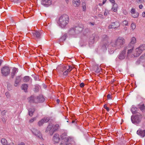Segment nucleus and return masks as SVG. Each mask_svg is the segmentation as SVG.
I'll return each mask as SVG.
<instances>
[{
	"label": "nucleus",
	"mask_w": 145,
	"mask_h": 145,
	"mask_svg": "<svg viewBox=\"0 0 145 145\" xmlns=\"http://www.w3.org/2000/svg\"><path fill=\"white\" fill-rule=\"evenodd\" d=\"M69 19L68 15L66 14H63L60 17L57 23L59 26L61 27L64 28L68 24Z\"/></svg>",
	"instance_id": "nucleus-2"
},
{
	"label": "nucleus",
	"mask_w": 145,
	"mask_h": 145,
	"mask_svg": "<svg viewBox=\"0 0 145 145\" xmlns=\"http://www.w3.org/2000/svg\"><path fill=\"white\" fill-rule=\"evenodd\" d=\"M130 42L128 45L129 46H134V45L137 42V40L135 37H131L130 39Z\"/></svg>",
	"instance_id": "nucleus-19"
},
{
	"label": "nucleus",
	"mask_w": 145,
	"mask_h": 145,
	"mask_svg": "<svg viewBox=\"0 0 145 145\" xmlns=\"http://www.w3.org/2000/svg\"><path fill=\"white\" fill-rule=\"evenodd\" d=\"M52 140L54 142V143H58L60 141L59 135L55 134L52 138Z\"/></svg>",
	"instance_id": "nucleus-18"
},
{
	"label": "nucleus",
	"mask_w": 145,
	"mask_h": 145,
	"mask_svg": "<svg viewBox=\"0 0 145 145\" xmlns=\"http://www.w3.org/2000/svg\"><path fill=\"white\" fill-rule=\"evenodd\" d=\"M142 118V115L139 113H137L134 116H131V120L133 123L136 124L139 123L140 122Z\"/></svg>",
	"instance_id": "nucleus-4"
},
{
	"label": "nucleus",
	"mask_w": 145,
	"mask_h": 145,
	"mask_svg": "<svg viewBox=\"0 0 145 145\" xmlns=\"http://www.w3.org/2000/svg\"><path fill=\"white\" fill-rule=\"evenodd\" d=\"M10 69L7 66L3 67L1 69V73L3 76H6L10 73Z\"/></svg>",
	"instance_id": "nucleus-7"
},
{
	"label": "nucleus",
	"mask_w": 145,
	"mask_h": 145,
	"mask_svg": "<svg viewBox=\"0 0 145 145\" xmlns=\"http://www.w3.org/2000/svg\"><path fill=\"white\" fill-rule=\"evenodd\" d=\"M145 50V45L142 44L135 50L133 55L132 57H137L139 56L143 51Z\"/></svg>",
	"instance_id": "nucleus-3"
},
{
	"label": "nucleus",
	"mask_w": 145,
	"mask_h": 145,
	"mask_svg": "<svg viewBox=\"0 0 145 145\" xmlns=\"http://www.w3.org/2000/svg\"><path fill=\"white\" fill-rule=\"evenodd\" d=\"M38 76H34V79L35 81L37 80H38Z\"/></svg>",
	"instance_id": "nucleus-51"
},
{
	"label": "nucleus",
	"mask_w": 145,
	"mask_h": 145,
	"mask_svg": "<svg viewBox=\"0 0 145 145\" xmlns=\"http://www.w3.org/2000/svg\"><path fill=\"white\" fill-rule=\"evenodd\" d=\"M142 16L144 17H145V12L142 13Z\"/></svg>",
	"instance_id": "nucleus-56"
},
{
	"label": "nucleus",
	"mask_w": 145,
	"mask_h": 145,
	"mask_svg": "<svg viewBox=\"0 0 145 145\" xmlns=\"http://www.w3.org/2000/svg\"><path fill=\"white\" fill-rule=\"evenodd\" d=\"M123 24L124 26L127 25L128 24V22L126 20H124L123 22Z\"/></svg>",
	"instance_id": "nucleus-40"
},
{
	"label": "nucleus",
	"mask_w": 145,
	"mask_h": 145,
	"mask_svg": "<svg viewBox=\"0 0 145 145\" xmlns=\"http://www.w3.org/2000/svg\"><path fill=\"white\" fill-rule=\"evenodd\" d=\"M110 2L114 4L115 3V1L114 0H109Z\"/></svg>",
	"instance_id": "nucleus-53"
},
{
	"label": "nucleus",
	"mask_w": 145,
	"mask_h": 145,
	"mask_svg": "<svg viewBox=\"0 0 145 145\" xmlns=\"http://www.w3.org/2000/svg\"><path fill=\"white\" fill-rule=\"evenodd\" d=\"M109 13V11L107 9H105V13H104V16H106Z\"/></svg>",
	"instance_id": "nucleus-42"
},
{
	"label": "nucleus",
	"mask_w": 145,
	"mask_h": 145,
	"mask_svg": "<svg viewBox=\"0 0 145 145\" xmlns=\"http://www.w3.org/2000/svg\"><path fill=\"white\" fill-rule=\"evenodd\" d=\"M83 28L80 27H76L71 29L69 31V33L71 35H75L78 34L82 31Z\"/></svg>",
	"instance_id": "nucleus-5"
},
{
	"label": "nucleus",
	"mask_w": 145,
	"mask_h": 145,
	"mask_svg": "<svg viewBox=\"0 0 145 145\" xmlns=\"http://www.w3.org/2000/svg\"><path fill=\"white\" fill-rule=\"evenodd\" d=\"M69 72V71H68L67 69V70H66L63 72V76H67Z\"/></svg>",
	"instance_id": "nucleus-36"
},
{
	"label": "nucleus",
	"mask_w": 145,
	"mask_h": 145,
	"mask_svg": "<svg viewBox=\"0 0 145 145\" xmlns=\"http://www.w3.org/2000/svg\"><path fill=\"white\" fill-rule=\"evenodd\" d=\"M131 29H132V30H133L136 28L135 24L133 23H132L131 25Z\"/></svg>",
	"instance_id": "nucleus-37"
},
{
	"label": "nucleus",
	"mask_w": 145,
	"mask_h": 145,
	"mask_svg": "<svg viewBox=\"0 0 145 145\" xmlns=\"http://www.w3.org/2000/svg\"><path fill=\"white\" fill-rule=\"evenodd\" d=\"M131 14L136 12L135 11V9L134 8H132L131 12Z\"/></svg>",
	"instance_id": "nucleus-41"
},
{
	"label": "nucleus",
	"mask_w": 145,
	"mask_h": 145,
	"mask_svg": "<svg viewBox=\"0 0 145 145\" xmlns=\"http://www.w3.org/2000/svg\"><path fill=\"white\" fill-rule=\"evenodd\" d=\"M49 120V118L47 117H45L39 121L38 123V125L39 126H41L44 123H46Z\"/></svg>",
	"instance_id": "nucleus-15"
},
{
	"label": "nucleus",
	"mask_w": 145,
	"mask_h": 145,
	"mask_svg": "<svg viewBox=\"0 0 145 145\" xmlns=\"http://www.w3.org/2000/svg\"><path fill=\"white\" fill-rule=\"evenodd\" d=\"M80 86L81 88H82L84 86V84L83 83H82L80 84Z\"/></svg>",
	"instance_id": "nucleus-49"
},
{
	"label": "nucleus",
	"mask_w": 145,
	"mask_h": 145,
	"mask_svg": "<svg viewBox=\"0 0 145 145\" xmlns=\"http://www.w3.org/2000/svg\"><path fill=\"white\" fill-rule=\"evenodd\" d=\"M94 38H93V40L92 41V42L93 43L94 42Z\"/></svg>",
	"instance_id": "nucleus-61"
},
{
	"label": "nucleus",
	"mask_w": 145,
	"mask_h": 145,
	"mask_svg": "<svg viewBox=\"0 0 145 145\" xmlns=\"http://www.w3.org/2000/svg\"><path fill=\"white\" fill-rule=\"evenodd\" d=\"M132 16L134 18H136L138 16V14L136 12L133 14H131Z\"/></svg>",
	"instance_id": "nucleus-39"
},
{
	"label": "nucleus",
	"mask_w": 145,
	"mask_h": 145,
	"mask_svg": "<svg viewBox=\"0 0 145 145\" xmlns=\"http://www.w3.org/2000/svg\"><path fill=\"white\" fill-rule=\"evenodd\" d=\"M21 80V78L20 76H17L16 78V80L15 81L14 86H16L17 85Z\"/></svg>",
	"instance_id": "nucleus-25"
},
{
	"label": "nucleus",
	"mask_w": 145,
	"mask_h": 145,
	"mask_svg": "<svg viewBox=\"0 0 145 145\" xmlns=\"http://www.w3.org/2000/svg\"><path fill=\"white\" fill-rule=\"evenodd\" d=\"M107 97L108 99H111V95L110 94H108V95L107 96Z\"/></svg>",
	"instance_id": "nucleus-50"
},
{
	"label": "nucleus",
	"mask_w": 145,
	"mask_h": 145,
	"mask_svg": "<svg viewBox=\"0 0 145 145\" xmlns=\"http://www.w3.org/2000/svg\"><path fill=\"white\" fill-rule=\"evenodd\" d=\"M36 118H33L29 120V122L30 123H33L35 120Z\"/></svg>",
	"instance_id": "nucleus-44"
},
{
	"label": "nucleus",
	"mask_w": 145,
	"mask_h": 145,
	"mask_svg": "<svg viewBox=\"0 0 145 145\" xmlns=\"http://www.w3.org/2000/svg\"><path fill=\"white\" fill-rule=\"evenodd\" d=\"M41 3L42 5L46 7H48L52 4L51 0H42Z\"/></svg>",
	"instance_id": "nucleus-17"
},
{
	"label": "nucleus",
	"mask_w": 145,
	"mask_h": 145,
	"mask_svg": "<svg viewBox=\"0 0 145 145\" xmlns=\"http://www.w3.org/2000/svg\"><path fill=\"white\" fill-rule=\"evenodd\" d=\"M30 79L29 77V76H25L24 78V82H27L29 81Z\"/></svg>",
	"instance_id": "nucleus-34"
},
{
	"label": "nucleus",
	"mask_w": 145,
	"mask_h": 145,
	"mask_svg": "<svg viewBox=\"0 0 145 145\" xmlns=\"http://www.w3.org/2000/svg\"><path fill=\"white\" fill-rule=\"evenodd\" d=\"M35 89H37V90H36V91H38V87H36L35 88Z\"/></svg>",
	"instance_id": "nucleus-59"
},
{
	"label": "nucleus",
	"mask_w": 145,
	"mask_h": 145,
	"mask_svg": "<svg viewBox=\"0 0 145 145\" xmlns=\"http://www.w3.org/2000/svg\"><path fill=\"white\" fill-rule=\"evenodd\" d=\"M67 69V66L63 65H60L57 67V69L59 72L61 74Z\"/></svg>",
	"instance_id": "nucleus-14"
},
{
	"label": "nucleus",
	"mask_w": 145,
	"mask_h": 145,
	"mask_svg": "<svg viewBox=\"0 0 145 145\" xmlns=\"http://www.w3.org/2000/svg\"><path fill=\"white\" fill-rule=\"evenodd\" d=\"M53 125L52 124H49L46 130V132H48L49 131L50 132L51 131H53Z\"/></svg>",
	"instance_id": "nucleus-23"
},
{
	"label": "nucleus",
	"mask_w": 145,
	"mask_h": 145,
	"mask_svg": "<svg viewBox=\"0 0 145 145\" xmlns=\"http://www.w3.org/2000/svg\"><path fill=\"white\" fill-rule=\"evenodd\" d=\"M31 131L33 133L37 138L40 139H43L42 135L39 131L33 128L32 129Z\"/></svg>",
	"instance_id": "nucleus-8"
},
{
	"label": "nucleus",
	"mask_w": 145,
	"mask_h": 145,
	"mask_svg": "<svg viewBox=\"0 0 145 145\" xmlns=\"http://www.w3.org/2000/svg\"><path fill=\"white\" fill-rule=\"evenodd\" d=\"M59 125L58 124H56L53 126V127L52 129L53 131H51L50 132H49V134L51 135H52L54 132L57 131L59 128Z\"/></svg>",
	"instance_id": "nucleus-20"
},
{
	"label": "nucleus",
	"mask_w": 145,
	"mask_h": 145,
	"mask_svg": "<svg viewBox=\"0 0 145 145\" xmlns=\"http://www.w3.org/2000/svg\"><path fill=\"white\" fill-rule=\"evenodd\" d=\"M9 145H15L13 143L11 142L9 144Z\"/></svg>",
	"instance_id": "nucleus-57"
},
{
	"label": "nucleus",
	"mask_w": 145,
	"mask_h": 145,
	"mask_svg": "<svg viewBox=\"0 0 145 145\" xmlns=\"http://www.w3.org/2000/svg\"><path fill=\"white\" fill-rule=\"evenodd\" d=\"M28 102L30 103H38L39 102L38 99H37V97L33 95H32L27 98Z\"/></svg>",
	"instance_id": "nucleus-10"
},
{
	"label": "nucleus",
	"mask_w": 145,
	"mask_h": 145,
	"mask_svg": "<svg viewBox=\"0 0 145 145\" xmlns=\"http://www.w3.org/2000/svg\"><path fill=\"white\" fill-rule=\"evenodd\" d=\"M68 69L67 68V69L68 71H69V72H70L72 70V68L71 66L70 65L68 66Z\"/></svg>",
	"instance_id": "nucleus-43"
},
{
	"label": "nucleus",
	"mask_w": 145,
	"mask_h": 145,
	"mask_svg": "<svg viewBox=\"0 0 145 145\" xmlns=\"http://www.w3.org/2000/svg\"><path fill=\"white\" fill-rule=\"evenodd\" d=\"M116 4H114L113 5V7L112 8V9L114 12H116L117 10Z\"/></svg>",
	"instance_id": "nucleus-33"
},
{
	"label": "nucleus",
	"mask_w": 145,
	"mask_h": 145,
	"mask_svg": "<svg viewBox=\"0 0 145 145\" xmlns=\"http://www.w3.org/2000/svg\"><path fill=\"white\" fill-rule=\"evenodd\" d=\"M72 4L74 7H78L80 5V0H73Z\"/></svg>",
	"instance_id": "nucleus-21"
},
{
	"label": "nucleus",
	"mask_w": 145,
	"mask_h": 145,
	"mask_svg": "<svg viewBox=\"0 0 145 145\" xmlns=\"http://www.w3.org/2000/svg\"><path fill=\"white\" fill-rule=\"evenodd\" d=\"M104 108L105 109H106V110L108 111L109 110V108L108 107H107V106H106V105H105L104 106Z\"/></svg>",
	"instance_id": "nucleus-46"
},
{
	"label": "nucleus",
	"mask_w": 145,
	"mask_h": 145,
	"mask_svg": "<svg viewBox=\"0 0 145 145\" xmlns=\"http://www.w3.org/2000/svg\"><path fill=\"white\" fill-rule=\"evenodd\" d=\"M25 143L23 142H21L20 144L18 145H25Z\"/></svg>",
	"instance_id": "nucleus-55"
},
{
	"label": "nucleus",
	"mask_w": 145,
	"mask_h": 145,
	"mask_svg": "<svg viewBox=\"0 0 145 145\" xmlns=\"http://www.w3.org/2000/svg\"><path fill=\"white\" fill-rule=\"evenodd\" d=\"M27 85L25 84H23L21 87L22 89H24L25 91L27 89Z\"/></svg>",
	"instance_id": "nucleus-30"
},
{
	"label": "nucleus",
	"mask_w": 145,
	"mask_h": 145,
	"mask_svg": "<svg viewBox=\"0 0 145 145\" xmlns=\"http://www.w3.org/2000/svg\"><path fill=\"white\" fill-rule=\"evenodd\" d=\"M75 122V121H74V120H72V123H74Z\"/></svg>",
	"instance_id": "nucleus-63"
},
{
	"label": "nucleus",
	"mask_w": 145,
	"mask_h": 145,
	"mask_svg": "<svg viewBox=\"0 0 145 145\" xmlns=\"http://www.w3.org/2000/svg\"><path fill=\"white\" fill-rule=\"evenodd\" d=\"M105 1H103V4H105Z\"/></svg>",
	"instance_id": "nucleus-64"
},
{
	"label": "nucleus",
	"mask_w": 145,
	"mask_h": 145,
	"mask_svg": "<svg viewBox=\"0 0 145 145\" xmlns=\"http://www.w3.org/2000/svg\"><path fill=\"white\" fill-rule=\"evenodd\" d=\"M86 3H85L83 2L82 3V7L83 8V10L84 11L86 10Z\"/></svg>",
	"instance_id": "nucleus-35"
},
{
	"label": "nucleus",
	"mask_w": 145,
	"mask_h": 145,
	"mask_svg": "<svg viewBox=\"0 0 145 145\" xmlns=\"http://www.w3.org/2000/svg\"><path fill=\"white\" fill-rule=\"evenodd\" d=\"M7 111L5 110H4L1 112V114L3 116L5 115L6 113H7Z\"/></svg>",
	"instance_id": "nucleus-45"
},
{
	"label": "nucleus",
	"mask_w": 145,
	"mask_h": 145,
	"mask_svg": "<svg viewBox=\"0 0 145 145\" xmlns=\"http://www.w3.org/2000/svg\"><path fill=\"white\" fill-rule=\"evenodd\" d=\"M139 8L140 9H142L143 7V6L141 4L139 5Z\"/></svg>",
	"instance_id": "nucleus-52"
},
{
	"label": "nucleus",
	"mask_w": 145,
	"mask_h": 145,
	"mask_svg": "<svg viewBox=\"0 0 145 145\" xmlns=\"http://www.w3.org/2000/svg\"><path fill=\"white\" fill-rule=\"evenodd\" d=\"M66 3H68L70 1H71V0H65Z\"/></svg>",
	"instance_id": "nucleus-58"
},
{
	"label": "nucleus",
	"mask_w": 145,
	"mask_h": 145,
	"mask_svg": "<svg viewBox=\"0 0 145 145\" xmlns=\"http://www.w3.org/2000/svg\"><path fill=\"white\" fill-rule=\"evenodd\" d=\"M120 24L118 22H115L112 23L108 26L109 29H115L120 27Z\"/></svg>",
	"instance_id": "nucleus-12"
},
{
	"label": "nucleus",
	"mask_w": 145,
	"mask_h": 145,
	"mask_svg": "<svg viewBox=\"0 0 145 145\" xmlns=\"http://www.w3.org/2000/svg\"><path fill=\"white\" fill-rule=\"evenodd\" d=\"M125 43V40L122 37H119L116 39L112 40L110 45L115 50L120 49L123 46Z\"/></svg>",
	"instance_id": "nucleus-1"
},
{
	"label": "nucleus",
	"mask_w": 145,
	"mask_h": 145,
	"mask_svg": "<svg viewBox=\"0 0 145 145\" xmlns=\"http://www.w3.org/2000/svg\"><path fill=\"white\" fill-rule=\"evenodd\" d=\"M57 101L58 103H59V99H57Z\"/></svg>",
	"instance_id": "nucleus-60"
},
{
	"label": "nucleus",
	"mask_w": 145,
	"mask_h": 145,
	"mask_svg": "<svg viewBox=\"0 0 145 145\" xmlns=\"http://www.w3.org/2000/svg\"><path fill=\"white\" fill-rule=\"evenodd\" d=\"M139 63L138 62V61H137L136 62V64H139Z\"/></svg>",
	"instance_id": "nucleus-62"
},
{
	"label": "nucleus",
	"mask_w": 145,
	"mask_h": 145,
	"mask_svg": "<svg viewBox=\"0 0 145 145\" xmlns=\"http://www.w3.org/2000/svg\"><path fill=\"white\" fill-rule=\"evenodd\" d=\"M32 36L36 39H39L41 38V34L38 31H36L31 32Z\"/></svg>",
	"instance_id": "nucleus-11"
},
{
	"label": "nucleus",
	"mask_w": 145,
	"mask_h": 145,
	"mask_svg": "<svg viewBox=\"0 0 145 145\" xmlns=\"http://www.w3.org/2000/svg\"><path fill=\"white\" fill-rule=\"evenodd\" d=\"M37 99L39 101V103H42L45 100V99L42 95H39L37 97Z\"/></svg>",
	"instance_id": "nucleus-22"
},
{
	"label": "nucleus",
	"mask_w": 145,
	"mask_h": 145,
	"mask_svg": "<svg viewBox=\"0 0 145 145\" xmlns=\"http://www.w3.org/2000/svg\"><path fill=\"white\" fill-rule=\"evenodd\" d=\"M102 38L103 40V42L102 48L104 50H106L109 44L108 37L106 35H104L103 36Z\"/></svg>",
	"instance_id": "nucleus-6"
},
{
	"label": "nucleus",
	"mask_w": 145,
	"mask_h": 145,
	"mask_svg": "<svg viewBox=\"0 0 145 145\" xmlns=\"http://www.w3.org/2000/svg\"><path fill=\"white\" fill-rule=\"evenodd\" d=\"M66 35H64L63 36L59 39V41H60V42L64 41L66 39Z\"/></svg>",
	"instance_id": "nucleus-32"
},
{
	"label": "nucleus",
	"mask_w": 145,
	"mask_h": 145,
	"mask_svg": "<svg viewBox=\"0 0 145 145\" xmlns=\"http://www.w3.org/2000/svg\"><path fill=\"white\" fill-rule=\"evenodd\" d=\"M17 70L18 69L17 68H13L11 74V77L12 78H13L14 77L17 71H18Z\"/></svg>",
	"instance_id": "nucleus-24"
},
{
	"label": "nucleus",
	"mask_w": 145,
	"mask_h": 145,
	"mask_svg": "<svg viewBox=\"0 0 145 145\" xmlns=\"http://www.w3.org/2000/svg\"><path fill=\"white\" fill-rule=\"evenodd\" d=\"M71 139V138L70 137L68 136L66 138H65L64 139H62L63 141L65 142H68Z\"/></svg>",
	"instance_id": "nucleus-29"
},
{
	"label": "nucleus",
	"mask_w": 145,
	"mask_h": 145,
	"mask_svg": "<svg viewBox=\"0 0 145 145\" xmlns=\"http://www.w3.org/2000/svg\"><path fill=\"white\" fill-rule=\"evenodd\" d=\"M129 46V47H128V45H127V46L124 49H126V50H127V57H132L131 56L133 55L134 52L133 53V54L131 55V53H132L133 51V49L134 48V46Z\"/></svg>",
	"instance_id": "nucleus-9"
},
{
	"label": "nucleus",
	"mask_w": 145,
	"mask_h": 145,
	"mask_svg": "<svg viewBox=\"0 0 145 145\" xmlns=\"http://www.w3.org/2000/svg\"><path fill=\"white\" fill-rule=\"evenodd\" d=\"M68 136L67 135L66 133H63L60 136L61 138L62 139H64L65 138H66Z\"/></svg>",
	"instance_id": "nucleus-31"
},
{
	"label": "nucleus",
	"mask_w": 145,
	"mask_h": 145,
	"mask_svg": "<svg viewBox=\"0 0 145 145\" xmlns=\"http://www.w3.org/2000/svg\"><path fill=\"white\" fill-rule=\"evenodd\" d=\"M137 108L134 107H132L131 108V110L133 114H135Z\"/></svg>",
	"instance_id": "nucleus-38"
},
{
	"label": "nucleus",
	"mask_w": 145,
	"mask_h": 145,
	"mask_svg": "<svg viewBox=\"0 0 145 145\" xmlns=\"http://www.w3.org/2000/svg\"><path fill=\"white\" fill-rule=\"evenodd\" d=\"M137 133L142 138H144L145 136V130L139 129L137 131Z\"/></svg>",
	"instance_id": "nucleus-16"
},
{
	"label": "nucleus",
	"mask_w": 145,
	"mask_h": 145,
	"mask_svg": "<svg viewBox=\"0 0 145 145\" xmlns=\"http://www.w3.org/2000/svg\"><path fill=\"white\" fill-rule=\"evenodd\" d=\"M5 94L6 95L7 98H9L10 97V95L7 92L5 93Z\"/></svg>",
	"instance_id": "nucleus-48"
},
{
	"label": "nucleus",
	"mask_w": 145,
	"mask_h": 145,
	"mask_svg": "<svg viewBox=\"0 0 145 145\" xmlns=\"http://www.w3.org/2000/svg\"><path fill=\"white\" fill-rule=\"evenodd\" d=\"M126 52V49H124L123 50L121 51L118 56L119 59L121 60L124 59L125 57Z\"/></svg>",
	"instance_id": "nucleus-13"
},
{
	"label": "nucleus",
	"mask_w": 145,
	"mask_h": 145,
	"mask_svg": "<svg viewBox=\"0 0 145 145\" xmlns=\"http://www.w3.org/2000/svg\"><path fill=\"white\" fill-rule=\"evenodd\" d=\"M1 143L2 145H9L7 143V140L5 138H3L1 140Z\"/></svg>",
	"instance_id": "nucleus-27"
},
{
	"label": "nucleus",
	"mask_w": 145,
	"mask_h": 145,
	"mask_svg": "<svg viewBox=\"0 0 145 145\" xmlns=\"http://www.w3.org/2000/svg\"><path fill=\"white\" fill-rule=\"evenodd\" d=\"M35 109L33 108H30L29 110V115L30 116H31L33 114L35 111Z\"/></svg>",
	"instance_id": "nucleus-26"
},
{
	"label": "nucleus",
	"mask_w": 145,
	"mask_h": 145,
	"mask_svg": "<svg viewBox=\"0 0 145 145\" xmlns=\"http://www.w3.org/2000/svg\"><path fill=\"white\" fill-rule=\"evenodd\" d=\"M139 108L143 112L145 110V106L144 104H142V105H139Z\"/></svg>",
	"instance_id": "nucleus-28"
},
{
	"label": "nucleus",
	"mask_w": 145,
	"mask_h": 145,
	"mask_svg": "<svg viewBox=\"0 0 145 145\" xmlns=\"http://www.w3.org/2000/svg\"><path fill=\"white\" fill-rule=\"evenodd\" d=\"M89 24L92 26H93L94 24V22H90L89 23Z\"/></svg>",
	"instance_id": "nucleus-54"
},
{
	"label": "nucleus",
	"mask_w": 145,
	"mask_h": 145,
	"mask_svg": "<svg viewBox=\"0 0 145 145\" xmlns=\"http://www.w3.org/2000/svg\"><path fill=\"white\" fill-rule=\"evenodd\" d=\"M98 16L99 17L101 18H103V15L99 14H98Z\"/></svg>",
	"instance_id": "nucleus-47"
}]
</instances>
